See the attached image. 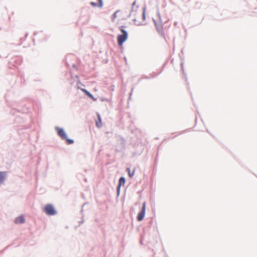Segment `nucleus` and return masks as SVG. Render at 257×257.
I'll return each instance as SVG.
<instances>
[{
	"label": "nucleus",
	"mask_w": 257,
	"mask_h": 257,
	"mask_svg": "<svg viewBox=\"0 0 257 257\" xmlns=\"http://www.w3.org/2000/svg\"><path fill=\"white\" fill-rule=\"evenodd\" d=\"M126 27L120 26L119 27V30L120 34H118L117 36V41L119 47H122V44L125 42L128 37V34L125 30Z\"/></svg>",
	"instance_id": "nucleus-1"
},
{
	"label": "nucleus",
	"mask_w": 257,
	"mask_h": 257,
	"mask_svg": "<svg viewBox=\"0 0 257 257\" xmlns=\"http://www.w3.org/2000/svg\"><path fill=\"white\" fill-rule=\"evenodd\" d=\"M44 211L48 215H54L57 214V211L51 204H48L45 206Z\"/></svg>",
	"instance_id": "nucleus-2"
},
{
	"label": "nucleus",
	"mask_w": 257,
	"mask_h": 257,
	"mask_svg": "<svg viewBox=\"0 0 257 257\" xmlns=\"http://www.w3.org/2000/svg\"><path fill=\"white\" fill-rule=\"evenodd\" d=\"M139 8V5L137 1H135L132 5V9L130 12V16L134 17Z\"/></svg>",
	"instance_id": "nucleus-3"
},
{
	"label": "nucleus",
	"mask_w": 257,
	"mask_h": 257,
	"mask_svg": "<svg viewBox=\"0 0 257 257\" xmlns=\"http://www.w3.org/2000/svg\"><path fill=\"white\" fill-rule=\"evenodd\" d=\"M146 212V203L143 204L142 208L141 211L139 213L137 216V220L139 221H142L145 216Z\"/></svg>",
	"instance_id": "nucleus-4"
},
{
	"label": "nucleus",
	"mask_w": 257,
	"mask_h": 257,
	"mask_svg": "<svg viewBox=\"0 0 257 257\" xmlns=\"http://www.w3.org/2000/svg\"><path fill=\"white\" fill-rule=\"evenodd\" d=\"M55 128V130L57 131V134L59 135V136H60L62 140L66 139L67 135L63 128H60L58 126H56Z\"/></svg>",
	"instance_id": "nucleus-5"
},
{
	"label": "nucleus",
	"mask_w": 257,
	"mask_h": 257,
	"mask_svg": "<svg viewBox=\"0 0 257 257\" xmlns=\"http://www.w3.org/2000/svg\"><path fill=\"white\" fill-rule=\"evenodd\" d=\"M118 18V20H124L125 18V15L122 11H117L113 14V18Z\"/></svg>",
	"instance_id": "nucleus-6"
},
{
	"label": "nucleus",
	"mask_w": 257,
	"mask_h": 257,
	"mask_svg": "<svg viewBox=\"0 0 257 257\" xmlns=\"http://www.w3.org/2000/svg\"><path fill=\"white\" fill-rule=\"evenodd\" d=\"M140 19H143V21H144L145 19V11H143V12L139 16V18L136 17L134 19V21L136 25H141L142 24V22L139 21Z\"/></svg>",
	"instance_id": "nucleus-7"
},
{
	"label": "nucleus",
	"mask_w": 257,
	"mask_h": 257,
	"mask_svg": "<svg viewBox=\"0 0 257 257\" xmlns=\"http://www.w3.org/2000/svg\"><path fill=\"white\" fill-rule=\"evenodd\" d=\"M15 222L16 223H23L25 222V218L23 216H20L15 219Z\"/></svg>",
	"instance_id": "nucleus-8"
},
{
	"label": "nucleus",
	"mask_w": 257,
	"mask_h": 257,
	"mask_svg": "<svg viewBox=\"0 0 257 257\" xmlns=\"http://www.w3.org/2000/svg\"><path fill=\"white\" fill-rule=\"evenodd\" d=\"M6 175L5 172H0V186L4 183L5 180Z\"/></svg>",
	"instance_id": "nucleus-9"
},
{
	"label": "nucleus",
	"mask_w": 257,
	"mask_h": 257,
	"mask_svg": "<svg viewBox=\"0 0 257 257\" xmlns=\"http://www.w3.org/2000/svg\"><path fill=\"white\" fill-rule=\"evenodd\" d=\"M81 90L85 93V94L87 95L89 97L91 98L94 100H96V98H95L93 95L90 93L88 91L86 90L85 89H82Z\"/></svg>",
	"instance_id": "nucleus-10"
},
{
	"label": "nucleus",
	"mask_w": 257,
	"mask_h": 257,
	"mask_svg": "<svg viewBox=\"0 0 257 257\" xmlns=\"http://www.w3.org/2000/svg\"><path fill=\"white\" fill-rule=\"evenodd\" d=\"M97 117H98V120L96 121V126L100 128L101 126V118L100 117V115L99 113H97Z\"/></svg>",
	"instance_id": "nucleus-11"
},
{
	"label": "nucleus",
	"mask_w": 257,
	"mask_h": 257,
	"mask_svg": "<svg viewBox=\"0 0 257 257\" xmlns=\"http://www.w3.org/2000/svg\"><path fill=\"white\" fill-rule=\"evenodd\" d=\"M135 170H136L135 168H134L132 171H131L130 168H127L126 169V171H127L128 175L130 178H132L134 176V175L135 174Z\"/></svg>",
	"instance_id": "nucleus-12"
},
{
	"label": "nucleus",
	"mask_w": 257,
	"mask_h": 257,
	"mask_svg": "<svg viewBox=\"0 0 257 257\" xmlns=\"http://www.w3.org/2000/svg\"><path fill=\"white\" fill-rule=\"evenodd\" d=\"M125 182V180L123 177H121L119 180V186L118 188L121 185H124Z\"/></svg>",
	"instance_id": "nucleus-13"
},
{
	"label": "nucleus",
	"mask_w": 257,
	"mask_h": 257,
	"mask_svg": "<svg viewBox=\"0 0 257 257\" xmlns=\"http://www.w3.org/2000/svg\"><path fill=\"white\" fill-rule=\"evenodd\" d=\"M156 28L158 32L161 33L162 32L163 28L161 24H156Z\"/></svg>",
	"instance_id": "nucleus-14"
},
{
	"label": "nucleus",
	"mask_w": 257,
	"mask_h": 257,
	"mask_svg": "<svg viewBox=\"0 0 257 257\" xmlns=\"http://www.w3.org/2000/svg\"><path fill=\"white\" fill-rule=\"evenodd\" d=\"M65 140H66L67 142V144L68 145H71L74 143V140L72 139H68L67 138V136H66V139H64Z\"/></svg>",
	"instance_id": "nucleus-15"
},
{
	"label": "nucleus",
	"mask_w": 257,
	"mask_h": 257,
	"mask_svg": "<svg viewBox=\"0 0 257 257\" xmlns=\"http://www.w3.org/2000/svg\"><path fill=\"white\" fill-rule=\"evenodd\" d=\"M99 1V5L98 6L99 7H102L103 6V3L102 0H98Z\"/></svg>",
	"instance_id": "nucleus-16"
},
{
	"label": "nucleus",
	"mask_w": 257,
	"mask_h": 257,
	"mask_svg": "<svg viewBox=\"0 0 257 257\" xmlns=\"http://www.w3.org/2000/svg\"><path fill=\"white\" fill-rule=\"evenodd\" d=\"M90 5H91V6H94V7L97 6V4H96L95 3H94V2H91V3H90Z\"/></svg>",
	"instance_id": "nucleus-17"
},
{
	"label": "nucleus",
	"mask_w": 257,
	"mask_h": 257,
	"mask_svg": "<svg viewBox=\"0 0 257 257\" xmlns=\"http://www.w3.org/2000/svg\"><path fill=\"white\" fill-rule=\"evenodd\" d=\"M85 204H83V205H82V207L84 206V205H85Z\"/></svg>",
	"instance_id": "nucleus-18"
}]
</instances>
